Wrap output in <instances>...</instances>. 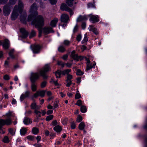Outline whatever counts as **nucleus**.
<instances>
[{
  "label": "nucleus",
  "mask_w": 147,
  "mask_h": 147,
  "mask_svg": "<svg viewBox=\"0 0 147 147\" xmlns=\"http://www.w3.org/2000/svg\"><path fill=\"white\" fill-rule=\"evenodd\" d=\"M81 111L82 112L84 113L86 111L87 109L85 106H82L81 107Z\"/></svg>",
  "instance_id": "29"
},
{
  "label": "nucleus",
  "mask_w": 147,
  "mask_h": 147,
  "mask_svg": "<svg viewBox=\"0 0 147 147\" xmlns=\"http://www.w3.org/2000/svg\"><path fill=\"white\" fill-rule=\"evenodd\" d=\"M81 97L80 94L79 93H76L75 96V98L76 99L79 98Z\"/></svg>",
  "instance_id": "52"
},
{
  "label": "nucleus",
  "mask_w": 147,
  "mask_h": 147,
  "mask_svg": "<svg viewBox=\"0 0 147 147\" xmlns=\"http://www.w3.org/2000/svg\"><path fill=\"white\" fill-rule=\"evenodd\" d=\"M54 130L57 132H60L62 130V128L59 125L55 126L53 128Z\"/></svg>",
  "instance_id": "20"
},
{
  "label": "nucleus",
  "mask_w": 147,
  "mask_h": 147,
  "mask_svg": "<svg viewBox=\"0 0 147 147\" xmlns=\"http://www.w3.org/2000/svg\"><path fill=\"white\" fill-rule=\"evenodd\" d=\"M74 0H67L66 1V3L69 6L71 7L73 4V1Z\"/></svg>",
  "instance_id": "28"
},
{
  "label": "nucleus",
  "mask_w": 147,
  "mask_h": 147,
  "mask_svg": "<svg viewBox=\"0 0 147 147\" xmlns=\"http://www.w3.org/2000/svg\"><path fill=\"white\" fill-rule=\"evenodd\" d=\"M86 34H85V35H84L85 36L84 37V38L83 40H82V43L87 42V41L88 40V38L86 36Z\"/></svg>",
  "instance_id": "39"
},
{
  "label": "nucleus",
  "mask_w": 147,
  "mask_h": 147,
  "mask_svg": "<svg viewBox=\"0 0 147 147\" xmlns=\"http://www.w3.org/2000/svg\"><path fill=\"white\" fill-rule=\"evenodd\" d=\"M14 52V50L13 49H12L9 52V55L11 57V58H14V57L13 55V54Z\"/></svg>",
  "instance_id": "38"
},
{
  "label": "nucleus",
  "mask_w": 147,
  "mask_h": 147,
  "mask_svg": "<svg viewBox=\"0 0 147 147\" xmlns=\"http://www.w3.org/2000/svg\"><path fill=\"white\" fill-rule=\"evenodd\" d=\"M32 131L33 133L34 134H37L38 132V129L35 127L33 128Z\"/></svg>",
  "instance_id": "30"
},
{
  "label": "nucleus",
  "mask_w": 147,
  "mask_h": 147,
  "mask_svg": "<svg viewBox=\"0 0 147 147\" xmlns=\"http://www.w3.org/2000/svg\"><path fill=\"white\" fill-rule=\"evenodd\" d=\"M61 71L62 74L64 75L66 74L68 76V75L69 74V73L71 71V69H67Z\"/></svg>",
  "instance_id": "23"
},
{
  "label": "nucleus",
  "mask_w": 147,
  "mask_h": 147,
  "mask_svg": "<svg viewBox=\"0 0 147 147\" xmlns=\"http://www.w3.org/2000/svg\"><path fill=\"white\" fill-rule=\"evenodd\" d=\"M89 16L90 17V20L91 21L92 23H95L99 21L97 15H90Z\"/></svg>",
  "instance_id": "11"
},
{
  "label": "nucleus",
  "mask_w": 147,
  "mask_h": 147,
  "mask_svg": "<svg viewBox=\"0 0 147 147\" xmlns=\"http://www.w3.org/2000/svg\"><path fill=\"white\" fill-rule=\"evenodd\" d=\"M7 1V0H0V4L5 3Z\"/></svg>",
  "instance_id": "60"
},
{
  "label": "nucleus",
  "mask_w": 147,
  "mask_h": 147,
  "mask_svg": "<svg viewBox=\"0 0 147 147\" xmlns=\"http://www.w3.org/2000/svg\"><path fill=\"white\" fill-rule=\"evenodd\" d=\"M81 38V35L80 34H79L77 36L76 39L79 42L80 41Z\"/></svg>",
  "instance_id": "51"
},
{
  "label": "nucleus",
  "mask_w": 147,
  "mask_h": 147,
  "mask_svg": "<svg viewBox=\"0 0 147 147\" xmlns=\"http://www.w3.org/2000/svg\"><path fill=\"white\" fill-rule=\"evenodd\" d=\"M88 18L86 16H82L81 15L80 16L77 20V22L82 21L86 20H87Z\"/></svg>",
  "instance_id": "14"
},
{
  "label": "nucleus",
  "mask_w": 147,
  "mask_h": 147,
  "mask_svg": "<svg viewBox=\"0 0 147 147\" xmlns=\"http://www.w3.org/2000/svg\"><path fill=\"white\" fill-rule=\"evenodd\" d=\"M71 127L72 129H74L76 127V125L74 122H71Z\"/></svg>",
  "instance_id": "53"
},
{
  "label": "nucleus",
  "mask_w": 147,
  "mask_h": 147,
  "mask_svg": "<svg viewBox=\"0 0 147 147\" xmlns=\"http://www.w3.org/2000/svg\"><path fill=\"white\" fill-rule=\"evenodd\" d=\"M27 139L30 140H33L34 139V138L33 136H27Z\"/></svg>",
  "instance_id": "46"
},
{
  "label": "nucleus",
  "mask_w": 147,
  "mask_h": 147,
  "mask_svg": "<svg viewBox=\"0 0 147 147\" xmlns=\"http://www.w3.org/2000/svg\"><path fill=\"white\" fill-rule=\"evenodd\" d=\"M58 50L60 52H63L65 51V47L64 46H61L58 47Z\"/></svg>",
  "instance_id": "27"
},
{
  "label": "nucleus",
  "mask_w": 147,
  "mask_h": 147,
  "mask_svg": "<svg viewBox=\"0 0 147 147\" xmlns=\"http://www.w3.org/2000/svg\"><path fill=\"white\" fill-rule=\"evenodd\" d=\"M53 113V110H48L47 112V114L48 115L52 114Z\"/></svg>",
  "instance_id": "57"
},
{
  "label": "nucleus",
  "mask_w": 147,
  "mask_h": 147,
  "mask_svg": "<svg viewBox=\"0 0 147 147\" xmlns=\"http://www.w3.org/2000/svg\"><path fill=\"white\" fill-rule=\"evenodd\" d=\"M88 7L89 8L92 7H94V5L92 3H90L88 4Z\"/></svg>",
  "instance_id": "64"
},
{
  "label": "nucleus",
  "mask_w": 147,
  "mask_h": 147,
  "mask_svg": "<svg viewBox=\"0 0 147 147\" xmlns=\"http://www.w3.org/2000/svg\"><path fill=\"white\" fill-rule=\"evenodd\" d=\"M12 122V120L10 118L6 119L5 120L1 119L0 120V129L3 126L6 125H10Z\"/></svg>",
  "instance_id": "4"
},
{
  "label": "nucleus",
  "mask_w": 147,
  "mask_h": 147,
  "mask_svg": "<svg viewBox=\"0 0 147 147\" xmlns=\"http://www.w3.org/2000/svg\"><path fill=\"white\" fill-rule=\"evenodd\" d=\"M92 67H92V65L91 64H88L87 65L86 70H88Z\"/></svg>",
  "instance_id": "41"
},
{
  "label": "nucleus",
  "mask_w": 147,
  "mask_h": 147,
  "mask_svg": "<svg viewBox=\"0 0 147 147\" xmlns=\"http://www.w3.org/2000/svg\"><path fill=\"white\" fill-rule=\"evenodd\" d=\"M37 7V5L35 4H33L31 6L28 21H32V24H34L37 28H38L39 36H40L42 32L45 34L50 33H53L54 31L51 27H45L43 28H41L42 26L44 24V19L40 15L36 16L37 15L36 11Z\"/></svg>",
  "instance_id": "1"
},
{
  "label": "nucleus",
  "mask_w": 147,
  "mask_h": 147,
  "mask_svg": "<svg viewBox=\"0 0 147 147\" xmlns=\"http://www.w3.org/2000/svg\"><path fill=\"white\" fill-rule=\"evenodd\" d=\"M70 44V42L68 40H65L64 41L63 44L65 46H68Z\"/></svg>",
  "instance_id": "35"
},
{
  "label": "nucleus",
  "mask_w": 147,
  "mask_h": 147,
  "mask_svg": "<svg viewBox=\"0 0 147 147\" xmlns=\"http://www.w3.org/2000/svg\"><path fill=\"white\" fill-rule=\"evenodd\" d=\"M58 21V18H54L51 21L50 23V25L52 27H55Z\"/></svg>",
  "instance_id": "13"
},
{
  "label": "nucleus",
  "mask_w": 147,
  "mask_h": 147,
  "mask_svg": "<svg viewBox=\"0 0 147 147\" xmlns=\"http://www.w3.org/2000/svg\"><path fill=\"white\" fill-rule=\"evenodd\" d=\"M66 82H67V84L66 85V86L67 87H69L71 84V81L66 80Z\"/></svg>",
  "instance_id": "42"
},
{
  "label": "nucleus",
  "mask_w": 147,
  "mask_h": 147,
  "mask_svg": "<svg viewBox=\"0 0 147 147\" xmlns=\"http://www.w3.org/2000/svg\"><path fill=\"white\" fill-rule=\"evenodd\" d=\"M83 73L81 71L80 69H78L77 70L76 72V74L78 75L81 76L82 75Z\"/></svg>",
  "instance_id": "44"
},
{
  "label": "nucleus",
  "mask_w": 147,
  "mask_h": 147,
  "mask_svg": "<svg viewBox=\"0 0 147 147\" xmlns=\"http://www.w3.org/2000/svg\"><path fill=\"white\" fill-rule=\"evenodd\" d=\"M52 82L56 86H58L59 84L57 82V80L56 81H55L53 79H52Z\"/></svg>",
  "instance_id": "56"
},
{
  "label": "nucleus",
  "mask_w": 147,
  "mask_h": 147,
  "mask_svg": "<svg viewBox=\"0 0 147 147\" xmlns=\"http://www.w3.org/2000/svg\"><path fill=\"white\" fill-rule=\"evenodd\" d=\"M31 90L32 91L34 92L36 91L37 89V84L34 82H31Z\"/></svg>",
  "instance_id": "16"
},
{
  "label": "nucleus",
  "mask_w": 147,
  "mask_h": 147,
  "mask_svg": "<svg viewBox=\"0 0 147 147\" xmlns=\"http://www.w3.org/2000/svg\"><path fill=\"white\" fill-rule=\"evenodd\" d=\"M82 104V102L81 100H78L77 102V103L75 105H77L78 106H80Z\"/></svg>",
  "instance_id": "43"
},
{
  "label": "nucleus",
  "mask_w": 147,
  "mask_h": 147,
  "mask_svg": "<svg viewBox=\"0 0 147 147\" xmlns=\"http://www.w3.org/2000/svg\"><path fill=\"white\" fill-rule=\"evenodd\" d=\"M3 141L5 143H8L9 142V139L7 136H5L4 137Z\"/></svg>",
  "instance_id": "33"
},
{
  "label": "nucleus",
  "mask_w": 147,
  "mask_h": 147,
  "mask_svg": "<svg viewBox=\"0 0 147 147\" xmlns=\"http://www.w3.org/2000/svg\"><path fill=\"white\" fill-rule=\"evenodd\" d=\"M23 7V4L21 1L19 2L18 6L17 5H15L11 16V19L12 20H15L17 18L19 13H22Z\"/></svg>",
  "instance_id": "2"
},
{
  "label": "nucleus",
  "mask_w": 147,
  "mask_h": 147,
  "mask_svg": "<svg viewBox=\"0 0 147 147\" xmlns=\"http://www.w3.org/2000/svg\"><path fill=\"white\" fill-rule=\"evenodd\" d=\"M47 84V82L46 81H44L42 82L40 84V87L42 88L45 87Z\"/></svg>",
  "instance_id": "31"
},
{
  "label": "nucleus",
  "mask_w": 147,
  "mask_h": 147,
  "mask_svg": "<svg viewBox=\"0 0 147 147\" xmlns=\"http://www.w3.org/2000/svg\"><path fill=\"white\" fill-rule=\"evenodd\" d=\"M67 118L64 119L62 122V123L63 124L65 125L66 124L67 122Z\"/></svg>",
  "instance_id": "59"
},
{
  "label": "nucleus",
  "mask_w": 147,
  "mask_h": 147,
  "mask_svg": "<svg viewBox=\"0 0 147 147\" xmlns=\"http://www.w3.org/2000/svg\"><path fill=\"white\" fill-rule=\"evenodd\" d=\"M9 133L12 135H13L15 134V131L13 129L11 128L9 129Z\"/></svg>",
  "instance_id": "32"
},
{
  "label": "nucleus",
  "mask_w": 147,
  "mask_h": 147,
  "mask_svg": "<svg viewBox=\"0 0 147 147\" xmlns=\"http://www.w3.org/2000/svg\"><path fill=\"white\" fill-rule=\"evenodd\" d=\"M58 105L57 103V102H54V104H53L54 109L57 108V107H58Z\"/></svg>",
  "instance_id": "55"
},
{
  "label": "nucleus",
  "mask_w": 147,
  "mask_h": 147,
  "mask_svg": "<svg viewBox=\"0 0 147 147\" xmlns=\"http://www.w3.org/2000/svg\"><path fill=\"white\" fill-rule=\"evenodd\" d=\"M16 0H10L9 2L11 4L13 5L15 3Z\"/></svg>",
  "instance_id": "58"
},
{
  "label": "nucleus",
  "mask_w": 147,
  "mask_h": 147,
  "mask_svg": "<svg viewBox=\"0 0 147 147\" xmlns=\"http://www.w3.org/2000/svg\"><path fill=\"white\" fill-rule=\"evenodd\" d=\"M9 62L7 61H5L4 64V65L6 67H9Z\"/></svg>",
  "instance_id": "54"
},
{
  "label": "nucleus",
  "mask_w": 147,
  "mask_h": 147,
  "mask_svg": "<svg viewBox=\"0 0 147 147\" xmlns=\"http://www.w3.org/2000/svg\"><path fill=\"white\" fill-rule=\"evenodd\" d=\"M89 29L90 31H92L96 35H97L98 34V32L97 29L95 28L92 25L90 26Z\"/></svg>",
  "instance_id": "15"
},
{
  "label": "nucleus",
  "mask_w": 147,
  "mask_h": 147,
  "mask_svg": "<svg viewBox=\"0 0 147 147\" xmlns=\"http://www.w3.org/2000/svg\"><path fill=\"white\" fill-rule=\"evenodd\" d=\"M53 117V115H49L46 118V120L47 121H49L50 120H52Z\"/></svg>",
  "instance_id": "37"
},
{
  "label": "nucleus",
  "mask_w": 147,
  "mask_h": 147,
  "mask_svg": "<svg viewBox=\"0 0 147 147\" xmlns=\"http://www.w3.org/2000/svg\"><path fill=\"white\" fill-rule=\"evenodd\" d=\"M60 9L62 10H65L69 12L71 16L74 13L72 10L64 3H62L60 7Z\"/></svg>",
  "instance_id": "6"
},
{
  "label": "nucleus",
  "mask_w": 147,
  "mask_h": 147,
  "mask_svg": "<svg viewBox=\"0 0 147 147\" xmlns=\"http://www.w3.org/2000/svg\"><path fill=\"white\" fill-rule=\"evenodd\" d=\"M4 79L5 80H8L9 79V77L8 75H5L4 76Z\"/></svg>",
  "instance_id": "62"
},
{
  "label": "nucleus",
  "mask_w": 147,
  "mask_h": 147,
  "mask_svg": "<svg viewBox=\"0 0 147 147\" xmlns=\"http://www.w3.org/2000/svg\"><path fill=\"white\" fill-rule=\"evenodd\" d=\"M82 117L80 115H78L77 119V121L78 122H80L82 120Z\"/></svg>",
  "instance_id": "45"
},
{
  "label": "nucleus",
  "mask_w": 147,
  "mask_h": 147,
  "mask_svg": "<svg viewBox=\"0 0 147 147\" xmlns=\"http://www.w3.org/2000/svg\"><path fill=\"white\" fill-rule=\"evenodd\" d=\"M57 124V122L56 120H53V121L51 123V125L53 126H55Z\"/></svg>",
  "instance_id": "48"
},
{
  "label": "nucleus",
  "mask_w": 147,
  "mask_h": 147,
  "mask_svg": "<svg viewBox=\"0 0 147 147\" xmlns=\"http://www.w3.org/2000/svg\"><path fill=\"white\" fill-rule=\"evenodd\" d=\"M30 94V92L28 90H27L23 94L26 97H29Z\"/></svg>",
  "instance_id": "40"
},
{
  "label": "nucleus",
  "mask_w": 147,
  "mask_h": 147,
  "mask_svg": "<svg viewBox=\"0 0 147 147\" xmlns=\"http://www.w3.org/2000/svg\"><path fill=\"white\" fill-rule=\"evenodd\" d=\"M12 7L10 5H6L5 6L3 9V14L6 16H8L10 12V9Z\"/></svg>",
  "instance_id": "7"
},
{
  "label": "nucleus",
  "mask_w": 147,
  "mask_h": 147,
  "mask_svg": "<svg viewBox=\"0 0 147 147\" xmlns=\"http://www.w3.org/2000/svg\"><path fill=\"white\" fill-rule=\"evenodd\" d=\"M57 64L59 65H61L62 67H64L65 65L61 61H58L57 62Z\"/></svg>",
  "instance_id": "49"
},
{
  "label": "nucleus",
  "mask_w": 147,
  "mask_h": 147,
  "mask_svg": "<svg viewBox=\"0 0 147 147\" xmlns=\"http://www.w3.org/2000/svg\"><path fill=\"white\" fill-rule=\"evenodd\" d=\"M26 15H21L20 17V20L21 21L22 23H25L26 22Z\"/></svg>",
  "instance_id": "21"
},
{
  "label": "nucleus",
  "mask_w": 147,
  "mask_h": 147,
  "mask_svg": "<svg viewBox=\"0 0 147 147\" xmlns=\"http://www.w3.org/2000/svg\"><path fill=\"white\" fill-rule=\"evenodd\" d=\"M61 74H62V71L59 70L56 71L55 73V75L57 78H60Z\"/></svg>",
  "instance_id": "24"
},
{
  "label": "nucleus",
  "mask_w": 147,
  "mask_h": 147,
  "mask_svg": "<svg viewBox=\"0 0 147 147\" xmlns=\"http://www.w3.org/2000/svg\"><path fill=\"white\" fill-rule=\"evenodd\" d=\"M40 76V74L38 73H31L30 79L31 82H35L39 79Z\"/></svg>",
  "instance_id": "5"
},
{
  "label": "nucleus",
  "mask_w": 147,
  "mask_h": 147,
  "mask_svg": "<svg viewBox=\"0 0 147 147\" xmlns=\"http://www.w3.org/2000/svg\"><path fill=\"white\" fill-rule=\"evenodd\" d=\"M39 96L42 97H43L45 96V93L46 92V90H41L40 91H38Z\"/></svg>",
  "instance_id": "26"
},
{
  "label": "nucleus",
  "mask_w": 147,
  "mask_h": 147,
  "mask_svg": "<svg viewBox=\"0 0 147 147\" xmlns=\"http://www.w3.org/2000/svg\"><path fill=\"white\" fill-rule=\"evenodd\" d=\"M20 30L22 34L21 36L22 38H25L28 36V33L24 28H21Z\"/></svg>",
  "instance_id": "12"
},
{
  "label": "nucleus",
  "mask_w": 147,
  "mask_h": 147,
  "mask_svg": "<svg viewBox=\"0 0 147 147\" xmlns=\"http://www.w3.org/2000/svg\"><path fill=\"white\" fill-rule=\"evenodd\" d=\"M85 126V125L84 122H81L79 125V128L80 130H82L84 129Z\"/></svg>",
  "instance_id": "25"
},
{
  "label": "nucleus",
  "mask_w": 147,
  "mask_h": 147,
  "mask_svg": "<svg viewBox=\"0 0 147 147\" xmlns=\"http://www.w3.org/2000/svg\"><path fill=\"white\" fill-rule=\"evenodd\" d=\"M25 98H26V97L24 95V94H22L20 96V100L21 101H22L24 100V99Z\"/></svg>",
  "instance_id": "50"
},
{
  "label": "nucleus",
  "mask_w": 147,
  "mask_h": 147,
  "mask_svg": "<svg viewBox=\"0 0 147 147\" xmlns=\"http://www.w3.org/2000/svg\"><path fill=\"white\" fill-rule=\"evenodd\" d=\"M68 55L67 54L64 55L62 57L63 59L64 60H66L68 57Z\"/></svg>",
  "instance_id": "63"
},
{
  "label": "nucleus",
  "mask_w": 147,
  "mask_h": 147,
  "mask_svg": "<svg viewBox=\"0 0 147 147\" xmlns=\"http://www.w3.org/2000/svg\"><path fill=\"white\" fill-rule=\"evenodd\" d=\"M47 108L49 109H51L53 108V107L50 104H49L47 106Z\"/></svg>",
  "instance_id": "61"
},
{
  "label": "nucleus",
  "mask_w": 147,
  "mask_h": 147,
  "mask_svg": "<svg viewBox=\"0 0 147 147\" xmlns=\"http://www.w3.org/2000/svg\"><path fill=\"white\" fill-rule=\"evenodd\" d=\"M50 67L48 65H46L43 67V69L40 71V74L42 76L43 78L45 79L47 78V76L45 75V73L50 70Z\"/></svg>",
  "instance_id": "3"
},
{
  "label": "nucleus",
  "mask_w": 147,
  "mask_h": 147,
  "mask_svg": "<svg viewBox=\"0 0 147 147\" xmlns=\"http://www.w3.org/2000/svg\"><path fill=\"white\" fill-rule=\"evenodd\" d=\"M61 20L62 22L67 23L69 20V16L65 13L63 14L61 16Z\"/></svg>",
  "instance_id": "9"
},
{
  "label": "nucleus",
  "mask_w": 147,
  "mask_h": 147,
  "mask_svg": "<svg viewBox=\"0 0 147 147\" xmlns=\"http://www.w3.org/2000/svg\"><path fill=\"white\" fill-rule=\"evenodd\" d=\"M27 129L26 128L24 127H22L20 130V133L21 135L24 136L27 131Z\"/></svg>",
  "instance_id": "22"
},
{
  "label": "nucleus",
  "mask_w": 147,
  "mask_h": 147,
  "mask_svg": "<svg viewBox=\"0 0 147 147\" xmlns=\"http://www.w3.org/2000/svg\"><path fill=\"white\" fill-rule=\"evenodd\" d=\"M31 108L32 109L36 110L40 108V106L37 105L36 103L35 102L32 103L31 105Z\"/></svg>",
  "instance_id": "18"
},
{
  "label": "nucleus",
  "mask_w": 147,
  "mask_h": 147,
  "mask_svg": "<svg viewBox=\"0 0 147 147\" xmlns=\"http://www.w3.org/2000/svg\"><path fill=\"white\" fill-rule=\"evenodd\" d=\"M75 51H73L71 54V57L74 60L78 61L79 59L82 60L83 59V57L81 56H78L77 55L75 54Z\"/></svg>",
  "instance_id": "8"
},
{
  "label": "nucleus",
  "mask_w": 147,
  "mask_h": 147,
  "mask_svg": "<svg viewBox=\"0 0 147 147\" xmlns=\"http://www.w3.org/2000/svg\"><path fill=\"white\" fill-rule=\"evenodd\" d=\"M41 48V47L38 45H34L33 46L32 50L33 52L34 53H38L40 52V49Z\"/></svg>",
  "instance_id": "10"
},
{
  "label": "nucleus",
  "mask_w": 147,
  "mask_h": 147,
  "mask_svg": "<svg viewBox=\"0 0 147 147\" xmlns=\"http://www.w3.org/2000/svg\"><path fill=\"white\" fill-rule=\"evenodd\" d=\"M23 122L24 123L25 125H28L32 122V121L30 120V119L27 117L24 118Z\"/></svg>",
  "instance_id": "17"
},
{
  "label": "nucleus",
  "mask_w": 147,
  "mask_h": 147,
  "mask_svg": "<svg viewBox=\"0 0 147 147\" xmlns=\"http://www.w3.org/2000/svg\"><path fill=\"white\" fill-rule=\"evenodd\" d=\"M36 35L35 32L32 30V31L31 32L30 35V38H31L32 37L35 36Z\"/></svg>",
  "instance_id": "36"
},
{
  "label": "nucleus",
  "mask_w": 147,
  "mask_h": 147,
  "mask_svg": "<svg viewBox=\"0 0 147 147\" xmlns=\"http://www.w3.org/2000/svg\"><path fill=\"white\" fill-rule=\"evenodd\" d=\"M9 41L7 39L5 40L3 43V47L5 49H7L8 48L9 44Z\"/></svg>",
  "instance_id": "19"
},
{
  "label": "nucleus",
  "mask_w": 147,
  "mask_h": 147,
  "mask_svg": "<svg viewBox=\"0 0 147 147\" xmlns=\"http://www.w3.org/2000/svg\"><path fill=\"white\" fill-rule=\"evenodd\" d=\"M34 113H35L36 117H41V112L39 111L36 110H35L34 111Z\"/></svg>",
  "instance_id": "34"
},
{
  "label": "nucleus",
  "mask_w": 147,
  "mask_h": 147,
  "mask_svg": "<svg viewBox=\"0 0 147 147\" xmlns=\"http://www.w3.org/2000/svg\"><path fill=\"white\" fill-rule=\"evenodd\" d=\"M72 78V76L70 74H68L67 76V80H71Z\"/></svg>",
  "instance_id": "47"
}]
</instances>
